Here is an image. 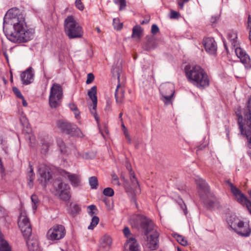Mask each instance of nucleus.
<instances>
[{
	"instance_id": "nucleus-57",
	"label": "nucleus",
	"mask_w": 251,
	"mask_h": 251,
	"mask_svg": "<svg viewBox=\"0 0 251 251\" xmlns=\"http://www.w3.org/2000/svg\"><path fill=\"white\" fill-rule=\"evenodd\" d=\"M126 167L127 169L129 171V174L131 173V172H134L131 168V166L130 163L126 162Z\"/></svg>"
},
{
	"instance_id": "nucleus-40",
	"label": "nucleus",
	"mask_w": 251,
	"mask_h": 251,
	"mask_svg": "<svg viewBox=\"0 0 251 251\" xmlns=\"http://www.w3.org/2000/svg\"><path fill=\"white\" fill-rule=\"evenodd\" d=\"M113 1L116 4L120 5V10L124 9L126 5V0H113Z\"/></svg>"
},
{
	"instance_id": "nucleus-42",
	"label": "nucleus",
	"mask_w": 251,
	"mask_h": 251,
	"mask_svg": "<svg viewBox=\"0 0 251 251\" xmlns=\"http://www.w3.org/2000/svg\"><path fill=\"white\" fill-rule=\"evenodd\" d=\"M31 200L33 204L32 208L34 210H36L37 209V204L38 203V197L36 195H32L31 196Z\"/></svg>"
},
{
	"instance_id": "nucleus-56",
	"label": "nucleus",
	"mask_w": 251,
	"mask_h": 251,
	"mask_svg": "<svg viewBox=\"0 0 251 251\" xmlns=\"http://www.w3.org/2000/svg\"><path fill=\"white\" fill-rule=\"evenodd\" d=\"M248 28L249 29V30H251V16L250 15L248 16Z\"/></svg>"
},
{
	"instance_id": "nucleus-51",
	"label": "nucleus",
	"mask_w": 251,
	"mask_h": 251,
	"mask_svg": "<svg viewBox=\"0 0 251 251\" xmlns=\"http://www.w3.org/2000/svg\"><path fill=\"white\" fill-rule=\"evenodd\" d=\"M179 205L180 208L183 210L184 214L185 215H186L188 212H187V209L186 205L185 204V203L183 202L182 203H180V204H179Z\"/></svg>"
},
{
	"instance_id": "nucleus-43",
	"label": "nucleus",
	"mask_w": 251,
	"mask_h": 251,
	"mask_svg": "<svg viewBox=\"0 0 251 251\" xmlns=\"http://www.w3.org/2000/svg\"><path fill=\"white\" fill-rule=\"evenodd\" d=\"M112 73L113 75L117 77L119 81L120 75V69L119 68H113L112 69Z\"/></svg>"
},
{
	"instance_id": "nucleus-35",
	"label": "nucleus",
	"mask_w": 251,
	"mask_h": 251,
	"mask_svg": "<svg viewBox=\"0 0 251 251\" xmlns=\"http://www.w3.org/2000/svg\"><path fill=\"white\" fill-rule=\"evenodd\" d=\"M97 106V102H96V104L95 105V103H93L89 106L90 111L91 113L94 116L95 120L98 122L99 117L97 114L96 108Z\"/></svg>"
},
{
	"instance_id": "nucleus-28",
	"label": "nucleus",
	"mask_w": 251,
	"mask_h": 251,
	"mask_svg": "<svg viewBox=\"0 0 251 251\" xmlns=\"http://www.w3.org/2000/svg\"><path fill=\"white\" fill-rule=\"evenodd\" d=\"M88 95L89 98L92 100L93 103H95V105L96 104V102H98L97 97V86H93L91 89L88 91Z\"/></svg>"
},
{
	"instance_id": "nucleus-37",
	"label": "nucleus",
	"mask_w": 251,
	"mask_h": 251,
	"mask_svg": "<svg viewBox=\"0 0 251 251\" xmlns=\"http://www.w3.org/2000/svg\"><path fill=\"white\" fill-rule=\"evenodd\" d=\"M57 144L60 148V151L63 153H66L67 152V149L63 141L61 139H58L57 140Z\"/></svg>"
},
{
	"instance_id": "nucleus-58",
	"label": "nucleus",
	"mask_w": 251,
	"mask_h": 251,
	"mask_svg": "<svg viewBox=\"0 0 251 251\" xmlns=\"http://www.w3.org/2000/svg\"><path fill=\"white\" fill-rule=\"evenodd\" d=\"M74 114L75 115V117L76 119H79L80 118V112H79L78 109L77 110L74 111Z\"/></svg>"
},
{
	"instance_id": "nucleus-53",
	"label": "nucleus",
	"mask_w": 251,
	"mask_h": 251,
	"mask_svg": "<svg viewBox=\"0 0 251 251\" xmlns=\"http://www.w3.org/2000/svg\"><path fill=\"white\" fill-rule=\"evenodd\" d=\"M112 179L115 182V183H116L118 185H120V182L119 181V178H118V177L117 176H116V175H113L112 176Z\"/></svg>"
},
{
	"instance_id": "nucleus-25",
	"label": "nucleus",
	"mask_w": 251,
	"mask_h": 251,
	"mask_svg": "<svg viewBox=\"0 0 251 251\" xmlns=\"http://www.w3.org/2000/svg\"><path fill=\"white\" fill-rule=\"evenodd\" d=\"M130 179L131 181V189L133 190H136L139 187L138 181L136 177L135 173L131 172L129 175Z\"/></svg>"
},
{
	"instance_id": "nucleus-46",
	"label": "nucleus",
	"mask_w": 251,
	"mask_h": 251,
	"mask_svg": "<svg viewBox=\"0 0 251 251\" xmlns=\"http://www.w3.org/2000/svg\"><path fill=\"white\" fill-rule=\"evenodd\" d=\"M12 90L15 95L19 98H23V96L22 95V93H21L20 91L19 90L18 88L16 87H13L12 88Z\"/></svg>"
},
{
	"instance_id": "nucleus-39",
	"label": "nucleus",
	"mask_w": 251,
	"mask_h": 251,
	"mask_svg": "<svg viewBox=\"0 0 251 251\" xmlns=\"http://www.w3.org/2000/svg\"><path fill=\"white\" fill-rule=\"evenodd\" d=\"M113 25L114 28L117 30H120L123 27V24L119 22V20L118 18H114L113 19Z\"/></svg>"
},
{
	"instance_id": "nucleus-21",
	"label": "nucleus",
	"mask_w": 251,
	"mask_h": 251,
	"mask_svg": "<svg viewBox=\"0 0 251 251\" xmlns=\"http://www.w3.org/2000/svg\"><path fill=\"white\" fill-rule=\"evenodd\" d=\"M112 243V239L108 235H104L101 238L99 251H108Z\"/></svg>"
},
{
	"instance_id": "nucleus-9",
	"label": "nucleus",
	"mask_w": 251,
	"mask_h": 251,
	"mask_svg": "<svg viewBox=\"0 0 251 251\" xmlns=\"http://www.w3.org/2000/svg\"><path fill=\"white\" fill-rule=\"evenodd\" d=\"M56 125L61 130L71 136L79 137L83 136V134L80 129L75 125H72L68 122L59 120L57 121Z\"/></svg>"
},
{
	"instance_id": "nucleus-16",
	"label": "nucleus",
	"mask_w": 251,
	"mask_h": 251,
	"mask_svg": "<svg viewBox=\"0 0 251 251\" xmlns=\"http://www.w3.org/2000/svg\"><path fill=\"white\" fill-rule=\"evenodd\" d=\"M203 43L206 52L210 54H216L217 46L213 38L208 37L204 38L203 39Z\"/></svg>"
},
{
	"instance_id": "nucleus-60",
	"label": "nucleus",
	"mask_w": 251,
	"mask_h": 251,
	"mask_svg": "<svg viewBox=\"0 0 251 251\" xmlns=\"http://www.w3.org/2000/svg\"><path fill=\"white\" fill-rule=\"evenodd\" d=\"M22 100V103L23 105L25 107H26L27 106V103L26 101L25 100V99L24 97H23V98H21Z\"/></svg>"
},
{
	"instance_id": "nucleus-6",
	"label": "nucleus",
	"mask_w": 251,
	"mask_h": 251,
	"mask_svg": "<svg viewBox=\"0 0 251 251\" xmlns=\"http://www.w3.org/2000/svg\"><path fill=\"white\" fill-rule=\"evenodd\" d=\"M64 29L65 33L69 39L80 38L83 35L82 27L76 22L72 16H68L65 19Z\"/></svg>"
},
{
	"instance_id": "nucleus-5",
	"label": "nucleus",
	"mask_w": 251,
	"mask_h": 251,
	"mask_svg": "<svg viewBox=\"0 0 251 251\" xmlns=\"http://www.w3.org/2000/svg\"><path fill=\"white\" fill-rule=\"evenodd\" d=\"M131 225L141 230L145 235L154 230V224L149 218L141 214H134L130 219Z\"/></svg>"
},
{
	"instance_id": "nucleus-2",
	"label": "nucleus",
	"mask_w": 251,
	"mask_h": 251,
	"mask_svg": "<svg viewBox=\"0 0 251 251\" xmlns=\"http://www.w3.org/2000/svg\"><path fill=\"white\" fill-rule=\"evenodd\" d=\"M184 72L188 81L197 88L203 89L209 85V77L200 66L187 65Z\"/></svg>"
},
{
	"instance_id": "nucleus-59",
	"label": "nucleus",
	"mask_w": 251,
	"mask_h": 251,
	"mask_svg": "<svg viewBox=\"0 0 251 251\" xmlns=\"http://www.w3.org/2000/svg\"><path fill=\"white\" fill-rule=\"evenodd\" d=\"M218 19V18L217 17H212L210 20V22L212 24L215 23L217 20Z\"/></svg>"
},
{
	"instance_id": "nucleus-64",
	"label": "nucleus",
	"mask_w": 251,
	"mask_h": 251,
	"mask_svg": "<svg viewBox=\"0 0 251 251\" xmlns=\"http://www.w3.org/2000/svg\"><path fill=\"white\" fill-rule=\"evenodd\" d=\"M122 116H123V113H120L119 114V119H120L121 123H123V120L122 118Z\"/></svg>"
},
{
	"instance_id": "nucleus-50",
	"label": "nucleus",
	"mask_w": 251,
	"mask_h": 251,
	"mask_svg": "<svg viewBox=\"0 0 251 251\" xmlns=\"http://www.w3.org/2000/svg\"><path fill=\"white\" fill-rule=\"evenodd\" d=\"M159 31V29L157 25L155 24H153L151 26V32L152 34H156Z\"/></svg>"
},
{
	"instance_id": "nucleus-38",
	"label": "nucleus",
	"mask_w": 251,
	"mask_h": 251,
	"mask_svg": "<svg viewBox=\"0 0 251 251\" xmlns=\"http://www.w3.org/2000/svg\"><path fill=\"white\" fill-rule=\"evenodd\" d=\"M50 146V143L49 142L45 141L42 143L41 147V153L46 154L49 150V148Z\"/></svg>"
},
{
	"instance_id": "nucleus-20",
	"label": "nucleus",
	"mask_w": 251,
	"mask_h": 251,
	"mask_svg": "<svg viewBox=\"0 0 251 251\" xmlns=\"http://www.w3.org/2000/svg\"><path fill=\"white\" fill-rule=\"evenodd\" d=\"M21 79L24 85H28L32 83L34 79L33 69L29 67L25 71L23 72L21 74Z\"/></svg>"
},
{
	"instance_id": "nucleus-36",
	"label": "nucleus",
	"mask_w": 251,
	"mask_h": 251,
	"mask_svg": "<svg viewBox=\"0 0 251 251\" xmlns=\"http://www.w3.org/2000/svg\"><path fill=\"white\" fill-rule=\"evenodd\" d=\"M226 183L228 184L229 186L230 187L231 192L233 194V195L235 196V197L237 195H239V194L241 192V191L236 187L231 182H230L229 181H227Z\"/></svg>"
},
{
	"instance_id": "nucleus-34",
	"label": "nucleus",
	"mask_w": 251,
	"mask_h": 251,
	"mask_svg": "<svg viewBox=\"0 0 251 251\" xmlns=\"http://www.w3.org/2000/svg\"><path fill=\"white\" fill-rule=\"evenodd\" d=\"M100 221L99 218L98 216H94L92 217L90 225L88 226V229L93 230L95 227L98 224Z\"/></svg>"
},
{
	"instance_id": "nucleus-11",
	"label": "nucleus",
	"mask_w": 251,
	"mask_h": 251,
	"mask_svg": "<svg viewBox=\"0 0 251 251\" xmlns=\"http://www.w3.org/2000/svg\"><path fill=\"white\" fill-rule=\"evenodd\" d=\"M159 91L162 96L161 100L165 104H169L175 93L174 85L170 83L162 84L160 86Z\"/></svg>"
},
{
	"instance_id": "nucleus-45",
	"label": "nucleus",
	"mask_w": 251,
	"mask_h": 251,
	"mask_svg": "<svg viewBox=\"0 0 251 251\" xmlns=\"http://www.w3.org/2000/svg\"><path fill=\"white\" fill-rule=\"evenodd\" d=\"M180 17V14L174 10H171L170 12V17L171 19H178Z\"/></svg>"
},
{
	"instance_id": "nucleus-44",
	"label": "nucleus",
	"mask_w": 251,
	"mask_h": 251,
	"mask_svg": "<svg viewBox=\"0 0 251 251\" xmlns=\"http://www.w3.org/2000/svg\"><path fill=\"white\" fill-rule=\"evenodd\" d=\"M87 209H88V213L90 216L93 217L95 214L94 210H97L96 206L95 205H91L88 206Z\"/></svg>"
},
{
	"instance_id": "nucleus-52",
	"label": "nucleus",
	"mask_w": 251,
	"mask_h": 251,
	"mask_svg": "<svg viewBox=\"0 0 251 251\" xmlns=\"http://www.w3.org/2000/svg\"><path fill=\"white\" fill-rule=\"evenodd\" d=\"M123 233L125 236L127 237L130 234V231L128 227H125L123 229Z\"/></svg>"
},
{
	"instance_id": "nucleus-4",
	"label": "nucleus",
	"mask_w": 251,
	"mask_h": 251,
	"mask_svg": "<svg viewBox=\"0 0 251 251\" xmlns=\"http://www.w3.org/2000/svg\"><path fill=\"white\" fill-rule=\"evenodd\" d=\"M227 37L231 43V45L235 48V53L237 57L240 59L241 62L246 68H251V60L250 56L244 50L238 47L239 43L237 40V32L233 30H229L227 33Z\"/></svg>"
},
{
	"instance_id": "nucleus-24",
	"label": "nucleus",
	"mask_w": 251,
	"mask_h": 251,
	"mask_svg": "<svg viewBox=\"0 0 251 251\" xmlns=\"http://www.w3.org/2000/svg\"><path fill=\"white\" fill-rule=\"evenodd\" d=\"M26 244L29 251H41L36 240H29L26 241Z\"/></svg>"
},
{
	"instance_id": "nucleus-29",
	"label": "nucleus",
	"mask_w": 251,
	"mask_h": 251,
	"mask_svg": "<svg viewBox=\"0 0 251 251\" xmlns=\"http://www.w3.org/2000/svg\"><path fill=\"white\" fill-rule=\"evenodd\" d=\"M81 211V207L77 204H71L68 210L69 213L73 216H75Z\"/></svg>"
},
{
	"instance_id": "nucleus-18",
	"label": "nucleus",
	"mask_w": 251,
	"mask_h": 251,
	"mask_svg": "<svg viewBox=\"0 0 251 251\" xmlns=\"http://www.w3.org/2000/svg\"><path fill=\"white\" fill-rule=\"evenodd\" d=\"M158 237L159 233L156 231L148 237L147 247L150 251L156 250L158 248Z\"/></svg>"
},
{
	"instance_id": "nucleus-47",
	"label": "nucleus",
	"mask_w": 251,
	"mask_h": 251,
	"mask_svg": "<svg viewBox=\"0 0 251 251\" xmlns=\"http://www.w3.org/2000/svg\"><path fill=\"white\" fill-rule=\"evenodd\" d=\"M94 78H95L94 75L92 73L88 74L87 75V80H86V83L87 84H90L91 83H92L93 81Z\"/></svg>"
},
{
	"instance_id": "nucleus-23",
	"label": "nucleus",
	"mask_w": 251,
	"mask_h": 251,
	"mask_svg": "<svg viewBox=\"0 0 251 251\" xmlns=\"http://www.w3.org/2000/svg\"><path fill=\"white\" fill-rule=\"evenodd\" d=\"M125 90L121 88V84L119 83L117 85L115 92V97L116 102L120 104L124 101L125 98Z\"/></svg>"
},
{
	"instance_id": "nucleus-49",
	"label": "nucleus",
	"mask_w": 251,
	"mask_h": 251,
	"mask_svg": "<svg viewBox=\"0 0 251 251\" xmlns=\"http://www.w3.org/2000/svg\"><path fill=\"white\" fill-rule=\"evenodd\" d=\"M190 0H177V3L179 9H182L184 6V3L187 2Z\"/></svg>"
},
{
	"instance_id": "nucleus-54",
	"label": "nucleus",
	"mask_w": 251,
	"mask_h": 251,
	"mask_svg": "<svg viewBox=\"0 0 251 251\" xmlns=\"http://www.w3.org/2000/svg\"><path fill=\"white\" fill-rule=\"evenodd\" d=\"M124 134L125 135L126 138L128 140V143H130L131 139H130V138L129 137V135L128 132L126 130H124Z\"/></svg>"
},
{
	"instance_id": "nucleus-30",
	"label": "nucleus",
	"mask_w": 251,
	"mask_h": 251,
	"mask_svg": "<svg viewBox=\"0 0 251 251\" xmlns=\"http://www.w3.org/2000/svg\"><path fill=\"white\" fill-rule=\"evenodd\" d=\"M157 47V43L154 40H148L143 46L145 50L150 51L155 49Z\"/></svg>"
},
{
	"instance_id": "nucleus-48",
	"label": "nucleus",
	"mask_w": 251,
	"mask_h": 251,
	"mask_svg": "<svg viewBox=\"0 0 251 251\" xmlns=\"http://www.w3.org/2000/svg\"><path fill=\"white\" fill-rule=\"evenodd\" d=\"M76 7L80 10L84 9V6L81 0H76L75 2Z\"/></svg>"
},
{
	"instance_id": "nucleus-22",
	"label": "nucleus",
	"mask_w": 251,
	"mask_h": 251,
	"mask_svg": "<svg viewBox=\"0 0 251 251\" xmlns=\"http://www.w3.org/2000/svg\"><path fill=\"white\" fill-rule=\"evenodd\" d=\"M125 251H139L138 244L135 238L131 237L126 240Z\"/></svg>"
},
{
	"instance_id": "nucleus-27",
	"label": "nucleus",
	"mask_w": 251,
	"mask_h": 251,
	"mask_svg": "<svg viewBox=\"0 0 251 251\" xmlns=\"http://www.w3.org/2000/svg\"><path fill=\"white\" fill-rule=\"evenodd\" d=\"M29 167L30 168V171L27 172V179L29 181L28 184L30 188L33 186V181L34 179L35 175L33 172V168L30 162H29Z\"/></svg>"
},
{
	"instance_id": "nucleus-8",
	"label": "nucleus",
	"mask_w": 251,
	"mask_h": 251,
	"mask_svg": "<svg viewBox=\"0 0 251 251\" xmlns=\"http://www.w3.org/2000/svg\"><path fill=\"white\" fill-rule=\"evenodd\" d=\"M63 97V89L57 83H53L50 88L49 96V103L51 108H56L61 103Z\"/></svg>"
},
{
	"instance_id": "nucleus-19",
	"label": "nucleus",
	"mask_w": 251,
	"mask_h": 251,
	"mask_svg": "<svg viewBox=\"0 0 251 251\" xmlns=\"http://www.w3.org/2000/svg\"><path fill=\"white\" fill-rule=\"evenodd\" d=\"M195 181L199 188L198 193L200 197H203L206 194H208V192H210L209 188L204 180L199 177H197Z\"/></svg>"
},
{
	"instance_id": "nucleus-41",
	"label": "nucleus",
	"mask_w": 251,
	"mask_h": 251,
	"mask_svg": "<svg viewBox=\"0 0 251 251\" xmlns=\"http://www.w3.org/2000/svg\"><path fill=\"white\" fill-rule=\"evenodd\" d=\"M103 194L105 196L108 197H112L114 194V192L113 189L110 187H107L103 191Z\"/></svg>"
},
{
	"instance_id": "nucleus-10",
	"label": "nucleus",
	"mask_w": 251,
	"mask_h": 251,
	"mask_svg": "<svg viewBox=\"0 0 251 251\" xmlns=\"http://www.w3.org/2000/svg\"><path fill=\"white\" fill-rule=\"evenodd\" d=\"M18 225L24 237L28 239L31 235L32 228L29 220L25 212L21 213L19 217Z\"/></svg>"
},
{
	"instance_id": "nucleus-13",
	"label": "nucleus",
	"mask_w": 251,
	"mask_h": 251,
	"mask_svg": "<svg viewBox=\"0 0 251 251\" xmlns=\"http://www.w3.org/2000/svg\"><path fill=\"white\" fill-rule=\"evenodd\" d=\"M56 195L64 201H69L71 198L70 187L69 184L62 182L56 183Z\"/></svg>"
},
{
	"instance_id": "nucleus-31",
	"label": "nucleus",
	"mask_w": 251,
	"mask_h": 251,
	"mask_svg": "<svg viewBox=\"0 0 251 251\" xmlns=\"http://www.w3.org/2000/svg\"><path fill=\"white\" fill-rule=\"evenodd\" d=\"M173 237L176 240V241L183 246L187 245V241L185 238L182 235H179L177 233H174L173 234Z\"/></svg>"
},
{
	"instance_id": "nucleus-15",
	"label": "nucleus",
	"mask_w": 251,
	"mask_h": 251,
	"mask_svg": "<svg viewBox=\"0 0 251 251\" xmlns=\"http://www.w3.org/2000/svg\"><path fill=\"white\" fill-rule=\"evenodd\" d=\"M38 173L41 177V182L44 186H46L47 182L51 178L49 168L44 165H42L38 169Z\"/></svg>"
},
{
	"instance_id": "nucleus-14",
	"label": "nucleus",
	"mask_w": 251,
	"mask_h": 251,
	"mask_svg": "<svg viewBox=\"0 0 251 251\" xmlns=\"http://www.w3.org/2000/svg\"><path fill=\"white\" fill-rule=\"evenodd\" d=\"M204 204L207 205L210 208L212 209H217L220 207V202L218 200L210 191L208 194L204 195V196L201 197Z\"/></svg>"
},
{
	"instance_id": "nucleus-61",
	"label": "nucleus",
	"mask_w": 251,
	"mask_h": 251,
	"mask_svg": "<svg viewBox=\"0 0 251 251\" xmlns=\"http://www.w3.org/2000/svg\"><path fill=\"white\" fill-rule=\"evenodd\" d=\"M150 20L149 19H146L145 20H143L140 22V24L141 25L146 24H148Z\"/></svg>"
},
{
	"instance_id": "nucleus-12",
	"label": "nucleus",
	"mask_w": 251,
	"mask_h": 251,
	"mask_svg": "<svg viewBox=\"0 0 251 251\" xmlns=\"http://www.w3.org/2000/svg\"><path fill=\"white\" fill-rule=\"evenodd\" d=\"M65 234V227L61 225H55L48 230L47 237L50 240H58L64 238Z\"/></svg>"
},
{
	"instance_id": "nucleus-17",
	"label": "nucleus",
	"mask_w": 251,
	"mask_h": 251,
	"mask_svg": "<svg viewBox=\"0 0 251 251\" xmlns=\"http://www.w3.org/2000/svg\"><path fill=\"white\" fill-rule=\"evenodd\" d=\"M61 174L63 176L69 180L71 184L73 187H76L80 185L81 177L80 175L75 174H71L65 171H62L61 172Z\"/></svg>"
},
{
	"instance_id": "nucleus-3",
	"label": "nucleus",
	"mask_w": 251,
	"mask_h": 251,
	"mask_svg": "<svg viewBox=\"0 0 251 251\" xmlns=\"http://www.w3.org/2000/svg\"><path fill=\"white\" fill-rule=\"evenodd\" d=\"M241 134L247 138L248 147L251 149V97L247 106L241 112H236Z\"/></svg>"
},
{
	"instance_id": "nucleus-62",
	"label": "nucleus",
	"mask_w": 251,
	"mask_h": 251,
	"mask_svg": "<svg viewBox=\"0 0 251 251\" xmlns=\"http://www.w3.org/2000/svg\"><path fill=\"white\" fill-rule=\"evenodd\" d=\"M3 54L4 56V57H5L7 61H8V54H7L6 51H3Z\"/></svg>"
},
{
	"instance_id": "nucleus-1",
	"label": "nucleus",
	"mask_w": 251,
	"mask_h": 251,
	"mask_svg": "<svg viewBox=\"0 0 251 251\" xmlns=\"http://www.w3.org/2000/svg\"><path fill=\"white\" fill-rule=\"evenodd\" d=\"M3 29L7 38L14 43L26 42L33 36V30L27 28L24 15L16 7L7 11L3 19Z\"/></svg>"
},
{
	"instance_id": "nucleus-63",
	"label": "nucleus",
	"mask_w": 251,
	"mask_h": 251,
	"mask_svg": "<svg viewBox=\"0 0 251 251\" xmlns=\"http://www.w3.org/2000/svg\"><path fill=\"white\" fill-rule=\"evenodd\" d=\"M177 202L178 205L180 204V203H182L184 202L183 201L181 198H178V199L177 200Z\"/></svg>"
},
{
	"instance_id": "nucleus-33",
	"label": "nucleus",
	"mask_w": 251,
	"mask_h": 251,
	"mask_svg": "<svg viewBox=\"0 0 251 251\" xmlns=\"http://www.w3.org/2000/svg\"><path fill=\"white\" fill-rule=\"evenodd\" d=\"M89 183L92 189H96L98 186V180L96 176H91L89 178Z\"/></svg>"
},
{
	"instance_id": "nucleus-32",
	"label": "nucleus",
	"mask_w": 251,
	"mask_h": 251,
	"mask_svg": "<svg viewBox=\"0 0 251 251\" xmlns=\"http://www.w3.org/2000/svg\"><path fill=\"white\" fill-rule=\"evenodd\" d=\"M0 251H11V248L6 241L0 240Z\"/></svg>"
},
{
	"instance_id": "nucleus-26",
	"label": "nucleus",
	"mask_w": 251,
	"mask_h": 251,
	"mask_svg": "<svg viewBox=\"0 0 251 251\" xmlns=\"http://www.w3.org/2000/svg\"><path fill=\"white\" fill-rule=\"evenodd\" d=\"M143 32V29L139 25L134 26L132 28V38L140 39Z\"/></svg>"
},
{
	"instance_id": "nucleus-55",
	"label": "nucleus",
	"mask_w": 251,
	"mask_h": 251,
	"mask_svg": "<svg viewBox=\"0 0 251 251\" xmlns=\"http://www.w3.org/2000/svg\"><path fill=\"white\" fill-rule=\"evenodd\" d=\"M69 107H70V108L73 111L77 110V109L76 105L74 103H70L69 104Z\"/></svg>"
},
{
	"instance_id": "nucleus-7",
	"label": "nucleus",
	"mask_w": 251,
	"mask_h": 251,
	"mask_svg": "<svg viewBox=\"0 0 251 251\" xmlns=\"http://www.w3.org/2000/svg\"><path fill=\"white\" fill-rule=\"evenodd\" d=\"M229 226L238 234L245 237L250 235L251 229L248 225L235 216H231L227 221Z\"/></svg>"
}]
</instances>
